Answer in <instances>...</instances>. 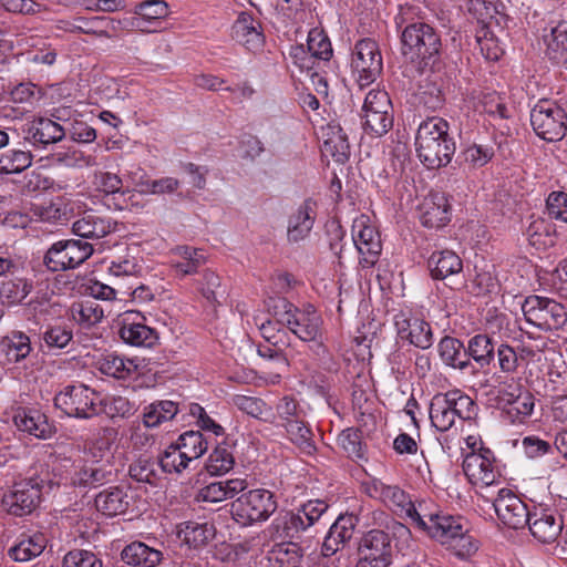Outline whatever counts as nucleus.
Listing matches in <instances>:
<instances>
[{"mask_svg": "<svg viewBox=\"0 0 567 567\" xmlns=\"http://www.w3.org/2000/svg\"><path fill=\"white\" fill-rule=\"evenodd\" d=\"M427 268L433 279L445 280L462 272L463 261L452 250L434 251L427 259Z\"/></svg>", "mask_w": 567, "mask_h": 567, "instance_id": "c85d7f7f", "label": "nucleus"}, {"mask_svg": "<svg viewBox=\"0 0 567 567\" xmlns=\"http://www.w3.org/2000/svg\"><path fill=\"white\" fill-rule=\"evenodd\" d=\"M169 13L168 4L164 0H147L135 8L132 24L142 31H152L150 25L165 19Z\"/></svg>", "mask_w": 567, "mask_h": 567, "instance_id": "c756f323", "label": "nucleus"}, {"mask_svg": "<svg viewBox=\"0 0 567 567\" xmlns=\"http://www.w3.org/2000/svg\"><path fill=\"white\" fill-rule=\"evenodd\" d=\"M43 488L44 480L39 477L19 481L3 494L2 506L11 515H29L39 506Z\"/></svg>", "mask_w": 567, "mask_h": 567, "instance_id": "9b49d317", "label": "nucleus"}, {"mask_svg": "<svg viewBox=\"0 0 567 567\" xmlns=\"http://www.w3.org/2000/svg\"><path fill=\"white\" fill-rule=\"evenodd\" d=\"M413 14V7L401 6L394 18L396 28L401 30V53L421 71L433 69L441 61V37L432 25L412 21Z\"/></svg>", "mask_w": 567, "mask_h": 567, "instance_id": "f257e3e1", "label": "nucleus"}, {"mask_svg": "<svg viewBox=\"0 0 567 567\" xmlns=\"http://www.w3.org/2000/svg\"><path fill=\"white\" fill-rule=\"evenodd\" d=\"M306 47L312 59L328 61L332 56V47L323 31L312 29L308 33Z\"/></svg>", "mask_w": 567, "mask_h": 567, "instance_id": "4d7b16f0", "label": "nucleus"}, {"mask_svg": "<svg viewBox=\"0 0 567 567\" xmlns=\"http://www.w3.org/2000/svg\"><path fill=\"white\" fill-rule=\"evenodd\" d=\"M175 443L190 462L199 458L208 449V443L199 431H187Z\"/></svg>", "mask_w": 567, "mask_h": 567, "instance_id": "3c124183", "label": "nucleus"}, {"mask_svg": "<svg viewBox=\"0 0 567 567\" xmlns=\"http://www.w3.org/2000/svg\"><path fill=\"white\" fill-rule=\"evenodd\" d=\"M54 406L68 416L91 419L101 413V394L83 383L70 384L55 394Z\"/></svg>", "mask_w": 567, "mask_h": 567, "instance_id": "423d86ee", "label": "nucleus"}, {"mask_svg": "<svg viewBox=\"0 0 567 567\" xmlns=\"http://www.w3.org/2000/svg\"><path fill=\"white\" fill-rule=\"evenodd\" d=\"M437 351L441 360L447 367L461 371L471 369L472 373L476 372L474 364L467 358L466 348L458 339L450 336L443 337L437 344Z\"/></svg>", "mask_w": 567, "mask_h": 567, "instance_id": "a878e982", "label": "nucleus"}, {"mask_svg": "<svg viewBox=\"0 0 567 567\" xmlns=\"http://www.w3.org/2000/svg\"><path fill=\"white\" fill-rule=\"evenodd\" d=\"M415 526L430 537L440 540L442 544H450L458 547L457 555H470L477 549V545L467 535L465 520L461 516L447 514L420 515L414 505L405 512Z\"/></svg>", "mask_w": 567, "mask_h": 567, "instance_id": "7ed1b4c3", "label": "nucleus"}, {"mask_svg": "<svg viewBox=\"0 0 567 567\" xmlns=\"http://www.w3.org/2000/svg\"><path fill=\"white\" fill-rule=\"evenodd\" d=\"M449 131V122L440 116H431L420 123L415 148L421 163L429 169L450 164L456 146Z\"/></svg>", "mask_w": 567, "mask_h": 567, "instance_id": "f03ea898", "label": "nucleus"}, {"mask_svg": "<svg viewBox=\"0 0 567 567\" xmlns=\"http://www.w3.org/2000/svg\"><path fill=\"white\" fill-rule=\"evenodd\" d=\"M417 97L419 103L430 111H437L445 103L442 85L435 80H424L419 86Z\"/></svg>", "mask_w": 567, "mask_h": 567, "instance_id": "8fccbe9b", "label": "nucleus"}, {"mask_svg": "<svg viewBox=\"0 0 567 567\" xmlns=\"http://www.w3.org/2000/svg\"><path fill=\"white\" fill-rule=\"evenodd\" d=\"M321 326L322 318L311 305L303 310H298L287 324L289 330L301 341L312 342L311 349L317 355H324L326 347L322 342Z\"/></svg>", "mask_w": 567, "mask_h": 567, "instance_id": "f8f14e48", "label": "nucleus"}, {"mask_svg": "<svg viewBox=\"0 0 567 567\" xmlns=\"http://www.w3.org/2000/svg\"><path fill=\"white\" fill-rule=\"evenodd\" d=\"M121 558L131 566L155 567L161 563L163 554L142 542H133L122 550Z\"/></svg>", "mask_w": 567, "mask_h": 567, "instance_id": "7c9ffc66", "label": "nucleus"}, {"mask_svg": "<svg viewBox=\"0 0 567 567\" xmlns=\"http://www.w3.org/2000/svg\"><path fill=\"white\" fill-rule=\"evenodd\" d=\"M546 54L554 63H567V21H559L544 34Z\"/></svg>", "mask_w": 567, "mask_h": 567, "instance_id": "f704fd0d", "label": "nucleus"}, {"mask_svg": "<svg viewBox=\"0 0 567 567\" xmlns=\"http://www.w3.org/2000/svg\"><path fill=\"white\" fill-rule=\"evenodd\" d=\"M302 559L303 551L293 542L275 544L267 553L269 567H300Z\"/></svg>", "mask_w": 567, "mask_h": 567, "instance_id": "473e14b6", "label": "nucleus"}, {"mask_svg": "<svg viewBox=\"0 0 567 567\" xmlns=\"http://www.w3.org/2000/svg\"><path fill=\"white\" fill-rule=\"evenodd\" d=\"M63 567H102V561L93 553L78 549L64 556Z\"/></svg>", "mask_w": 567, "mask_h": 567, "instance_id": "774afa93", "label": "nucleus"}, {"mask_svg": "<svg viewBox=\"0 0 567 567\" xmlns=\"http://www.w3.org/2000/svg\"><path fill=\"white\" fill-rule=\"evenodd\" d=\"M47 546L43 534H34L21 539L9 550V556L16 561H29L41 555Z\"/></svg>", "mask_w": 567, "mask_h": 567, "instance_id": "79ce46f5", "label": "nucleus"}, {"mask_svg": "<svg viewBox=\"0 0 567 567\" xmlns=\"http://www.w3.org/2000/svg\"><path fill=\"white\" fill-rule=\"evenodd\" d=\"M214 536L215 527L208 523L184 522L178 532V537L194 548L206 545Z\"/></svg>", "mask_w": 567, "mask_h": 567, "instance_id": "4c0bfd02", "label": "nucleus"}, {"mask_svg": "<svg viewBox=\"0 0 567 567\" xmlns=\"http://www.w3.org/2000/svg\"><path fill=\"white\" fill-rule=\"evenodd\" d=\"M352 241L361 255L362 267H372L378 261L382 250L379 233L365 220H354L352 225Z\"/></svg>", "mask_w": 567, "mask_h": 567, "instance_id": "2eb2a0df", "label": "nucleus"}, {"mask_svg": "<svg viewBox=\"0 0 567 567\" xmlns=\"http://www.w3.org/2000/svg\"><path fill=\"white\" fill-rule=\"evenodd\" d=\"M24 140L34 146L45 147L55 144L65 136L62 125L48 117H37L23 130Z\"/></svg>", "mask_w": 567, "mask_h": 567, "instance_id": "4be33fe9", "label": "nucleus"}, {"mask_svg": "<svg viewBox=\"0 0 567 567\" xmlns=\"http://www.w3.org/2000/svg\"><path fill=\"white\" fill-rule=\"evenodd\" d=\"M189 458L183 453L176 443H172L158 456V465L164 473H182L189 465Z\"/></svg>", "mask_w": 567, "mask_h": 567, "instance_id": "09e8293b", "label": "nucleus"}, {"mask_svg": "<svg viewBox=\"0 0 567 567\" xmlns=\"http://www.w3.org/2000/svg\"><path fill=\"white\" fill-rule=\"evenodd\" d=\"M429 414L432 425L440 432L449 431L456 419L449 396H445L444 393L435 394L432 398Z\"/></svg>", "mask_w": 567, "mask_h": 567, "instance_id": "e433bc0d", "label": "nucleus"}, {"mask_svg": "<svg viewBox=\"0 0 567 567\" xmlns=\"http://www.w3.org/2000/svg\"><path fill=\"white\" fill-rule=\"evenodd\" d=\"M127 320V318L123 320V324L118 331L121 339L125 343L146 348H151L157 343L158 333L155 329L143 323L128 322Z\"/></svg>", "mask_w": 567, "mask_h": 567, "instance_id": "2f4dec72", "label": "nucleus"}, {"mask_svg": "<svg viewBox=\"0 0 567 567\" xmlns=\"http://www.w3.org/2000/svg\"><path fill=\"white\" fill-rule=\"evenodd\" d=\"M278 526L282 527L284 534L288 538H296L302 532L307 530L311 525L307 524V519L298 509L297 512H286L278 519Z\"/></svg>", "mask_w": 567, "mask_h": 567, "instance_id": "e2e57ef3", "label": "nucleus"}, {"mask_svg": "<svg viewBox=\"0 0 567 567\" xmlns=\"http://www.w3.org/2000/svg\"><path fill=\"white\" fill-rule=\"evenodd\" d=\"M231 38L250 52L261 51L265 35L259 19L251 13L241 12L231 27Z\"/></svg>", "mask_w": 567, "mask_h": 567, "instance_id": "f3484780", "label": "nucleus"}, {"mask_svg": "<svg viewBox=\"0 0 567 567\" xmlns=\"http://www.w3.org/2000/svg\"><path fill=\"white\" fill-rule=\"evenodd\" d=\"M450 204L444 194H432L420 207V220L427 228L444 227L451 218Z\"/></svg>", "mask_w": 567, "mask_h": 567, "instance_id": "b1692460", "label": "nucleus"}, {"mask_svg": "<svg viewBox=\"0 0 567 567\" xmlns=\"http://www.w3.org/2000/svg\"><path fill=\"white\" fill-rule=\"evenodd\" d=\"M522 311L529 323L545 331L558 330L567 322L565 307L546 297L528 296L522 305Z\"/></svg>", "mask_w": 567, "mask_h": 567, "instance_id": "9d476101", "label": "nucleus"}, {"mask_svg": "<svg viewBox=\"0 0 567 567\" xmlns=\"http://www.w3.org/2000/svg\"><path fill=\"white\" fill-rule=\"evenodd\" d=\"M99 369L103 374L115 379H126L136 372L137 364L134 360L109 353L99 361Z\"/></svg>", "mask_w": 567, "mask_h": 567, "instance_id": "ea45409f", "label": "nucleus"}, {"mask_svg": "<svg viewBox=\"0 0 567 567\" xmlns=\"http://www.w3.org/2000/svg\"><path fill=\"white\" fill-rule=\"evenodd\" d=\"M116 225L117 224L109 217L93 212H85L80 218L73 221L72 231L74 235L82 238L100 239L115 231Z\"/></svg>", "mask_w": 567, "mask_h": 567, "instance_id": "5701e85b", "label": "nucleus"}, {"mask_svg": "<svg viewBox=\"0 0 567 567\" xmlns=\"http://www.w3.org/2000/svg\"><path fill=\"white\" fill-rule=\"evenodd\" d=\"M59 471L60 466L53 467L54 477L47 483L50 489L53 486L63 485L86 492L111 483L115 478L113 466L100 460L74 461L72 468L65 475L58 473Z\"/></svg>", "mask_w": 567, "mask_h": 567, "instance_id": "20e7f679", "label": "nucleus"}, {"mask_svg": "<svg viewBox=\"0 0 567 567\" xmlns=\"http://www.w3.org/2000/svg\"><path fill=\"white\" fill-rule=\"evenodd\" d=\"M32 286L23 279H11L0 285L2 302L14 305L21 302L31 291Z\"/></svg>", "mask_w": 567, "mask_h": 567, "instance_id": "13d9d810", "label": "nucleus"}, {"mask_svg": "<svg viewBox=\"0 0 567 567\" xmlns=\"http://www.w3.org/2000/svg\"><path fill=\"white\" fill-rule=\"evenodd\" d=\"M358 522L359 518L353 514L339 515L324 537L321 554L331 557L342 549L352 538Z\"/></svg>", "mask_w": 567, "mask_h": 567, "instance_id": "6ab92c4d", "label": "nucleus"}, {"mask_svg": "<svg viewBox=\"0 0 567 567\" xmlns=\"http://www.w3.org/2000/svg\"><path fill=\"white\" fill-rule=\"evenodd\" d=\"M351 70L360 87L370 85L380 76L383 60L375 40L364 38L357 41L351 53Z\"/></svg>", "mask_w": 567, "mask_h": 567, "instance_id": "6e6552de", "label": "nucleus"}, {"mask_svg": "<svg viewBox=\"0 0 567 567\" xmlns=\"http://www.w3.org/2000/svg\"><path fill=\"white\" fill-rule=\"evenodd\" d=\"M324 152L329 153L338 163H344L350 156V144L343 130H339L324 142Z\"/></svg>", "mask_w": 567, "mask_h": 567, "instance_id": "680f3d73", "label": "nucleus"}, {"mask_svg": "<svg viewBox=\"0 0 567 567\" xmlns=\"http://www.w3.org/2000/svg\"><path fill=\"white\" fill-rule=\"evenodd\" d=\"M444 394L449 396V401L456 417L461 420H472L476 416L477 406L468 395L460 391H450Z\"/></svg>", "mask_w": 567, "mask_h": 567, "instance_id": "052dcab7", "label": "nucleus"}, {"mask_svg": "<svg viewBox=\"0 0 567 567\" xmlns=\"http://www.w3.org/2000/svg\"><path fill=\"white\" fill-rule=\"evenodd\" d=\"M13 422L20 431L38 439L51 437L53 433V426L48 422L45 414L37 409H19L13 416Z\"/></svg>", "mask_w": 567, "mask_h": 567, "instance_id": "393cba45", "label": "nucleus"}, {"mask_svg": "<svg viewBox=\"0 0 567 567\" xmlns=\"http://www.w3.org/2000/svg\"><path fill=\"white\" fill-rule=\"evenodd\" d=\"M32 163L30 151L10 150L0 156V171L16 174L27 169Z\"/></svg>", "mask_w": 567, "mask_h": 567, "instance_id": "5fc2aeb1", "label": "nucleus"}, {"mask_svg": "<svg viewBox=\"0 0 567 567\" xmlns=\"http://www.w3.org/2000/svg\"><path fill=\"white\" fill-rule=\"evenodd\" d=\"M234 464L235 458L230 451V443L225 440L217 444L208 456L206 468L212 475H223L229 472L234 467Z\"/></svg>", "mask_w": 567, "mask_h": 567, "instance_id": "49530a36", "label": "nucleus"}, {"mask_svg": "<svg viewBox=\"0 0 567 567\" xmlns=\"http://www.w3.org/2000/svg\"><path fill=\"white\" fill-rule=\"evenodd\" d=\"M501 402H504L503 411L513 423L524 422L534 410V396L527 391L519 392L517 395L508 393L501 398Z\"/></svg>", "mask_w": 567, "mask_h": 567, "instance_id": "c9c22d12", "label": "nucleus"}, {"mask_svg": "<svg viewBox=\"0 0 567 567\" xmlns=\"http://www.w3.org/2000/svg\"><path fill=\"white\" fill-rule=\"evenodd\" d=\"M131 497L122 486H111L101 491L94 499L96 509L105 516L124 514L130 507Z\"/></svg>", "mask_w": 567, "mask_h": 567, "instance_id": "bb28decb", "label": "nucleus"}, {"mask_svg": "<svg viewBox=\"0 0 567 567\" xmlns=\"http://www.w3.org/2000/svg\"><path fill=\"white\" fill-rule=\"evenodd\" d=\"M290 441L307 455H312L316 451L315 435L306 422V419L282 423Z\"/></svg>", "mask_w": 567, "mask_h": 567, "instance_id": "58836bf2", "label": "nucleus"}, {"mask_svg": "<svg viewBox=\"0 0 567 567\" xmlns=\"http://www.w3.org/2000/svg\"><path fill=\"white\" fill-rule=\"evenodd\" d=\"M493 506L498 520L512 529H520L527 526L530 512L527 505L509 488H501Z\"/></svg>", "mask_w": 567, "mask_h": 567, "instance_id": "ddd939ff", "label": "nucleus"}, {"mask_svg": "<svg viewBox=\"0 0 567 567\" xmlns=\"http://www.w3.org/2000/svg\"><path fill=\"white\" fill-rule=\"evenodd\" d=\"M199 285L202 296L212 306L221 305L228 296L226 285H224L220 277L212 270H205Z\"/></svg>", "mask_w": 567, "mask_h": 567, "instance_id": "37998d69", "label": "nucleus"}, {"mask_svg": "<svg viewBox=\"0 0 567 567\" xmlns=\"http://www.w3.org/2000/svg\"><path fill=\"white\" fill-rule=\"evenodd\" d=\"M466 7L468 12L482 22L494 19L501 24L502 20H506L503 13L505 7L498 0H466Z\"/></svg>", "mask_w": 567, "mask_h": 567, "instance_id": "c03bdc74", "label": "nucleus"}, {"mask_svg": "<svg viewBox=\"0 0 567 567\" xmlns=\"http://www.w3.org/2000/svg\"><path fill=\"white\" fill-rule=\"evenodd\" d=\"M178 411V404L171 400L153 402L145 409L144 425L146 427L158 426L163 422L174 419Z\"/></svg>", "mask_w": 567, "mask_h": 567, "instance_id": "a18cd8bd", "label": "nucleus"}, {"mask_svg": "<svg viewBox=\"0 0 567 567\" xmlns=\"http://www.w3.org/2000/svg\"><path fill=\"white\" fill-rule=\"evenodd\" d=\"M363 112V130L373 136H382L386 134L393 125L392 112Z\"/></svg>", "mask_w": 567, "mask_h": 567, "instance_id": "864d4df0", "label": "nucleus"}, {"mask_svg": "<svg viewBox=\"0 0 567 567\" xmlns=\"http://www.w3.org/2000/svg\"><path fill=\"white\" fill-rule=\"evenodd\" d=\"M358 557L392 564L391 537L382 529H371L358 544Z\"/></svg>", "mask_w": 567, "mask_h": 567, "instance_id": "aec40b11", "label": "nucleus"}, {"mask_svg": "<svg viewBox=\"0 0 567 567\" xmlns=\"http://www.w3.org/2000/svg\"><path fill=\"white\" fill-rule=\"evenodd\" d=\"M494 462V453L489 449H481L478 453L466 455L463 461V471L472 483L489 486L498 477Z\"/></svg>", "mask_w": 567, "mask_h": 567, "instance_id": "dca6fc26", "label": "nucleus"}, {"mask_svg": "<svg viewBox=\"0 0 567 567\" xmlns=\"http://www.w3.org/2000/svg\"><path fill=\"white\" fill-rule=\"evenodd\" d=\"M276 509L275 495L265 488L244 493L230 504L233 519L243 527L267 520Z\"/></svg>", "mask_w": 567, "mask_h": 567, "instance_id": "39448f33", "label": "nucleus"}, {"mask_svg": "<svg viewBox=\"0 0 567 567\" xmlns=\"http://www.w3.org/2000/svg\"><path fill=\"white\" fill-rule=\"evenodd\" d=\"M2 344L6 347L8 360L13 362L25 359L31 351L30 339L22 332H13L3 340Z\"/></svg>", "mask_w": 567, "mask_h": 567, "instance_id": "6e6d98bb", "label": "nucleus"}, {"mask_svg": "<svg viewBox=\"0 0 567 567\" xmlns=\"http://www.w3.org/2000/svg\"><path fill=\"white\" fill-rule=\"evenodd\" d=\"M276 412L282 423L306 419L307 414L299 401L292 396H284L276 405Z\"/></svg>", "mask_w": 567, "mask_h": 567, "instance_id": "0e129e2a", "label": "nucleus"}, {"mask_svg": "<svg viewBox=\"0 0 567 567\" xmlns=\"http://www.w3.org/2000/svg\"><path fill=\"white\" fill-rule=\"evenodd\" d=\"M530 124L537 136L557 142L566 135L567 113L555 102L540 100L530 111Z\"/></svg>", "mask_w": 567, "mask_h": 567, "instance_id": "0eeeda50", "label": "nucleus"}, {"mask_svg": "<svg viewBox=\"0 0 567 567\" xmlns=\"http://www.w3.org/2000/svg\"><path fill=\"white\" fill-rule=\"evenodd\" d=\"M398 336L416 348L426 350L433 344V332L429 322L401 311L394 316Z\"/></svg>", "mask_w": 567, "mask_h": 567, "instance_id": "4468645a", "label": "nucleus"}, {"mask_svg": "<svg viewBox=\"0 0 567 567\" xmlns=\"http://www.w3.org/2000/svg\"><path fill=\"white\" fill-rule=\"evenodd\" d=\"M546 212L549 218L567 223V193L551 192L546 200Z\"/></svg>", "mask_w": 567, "mask_h": 567, "instance_id": "338daca9", "label": "nucleus"}, {"mask_svg": "<svg viewBox=\"0 0 567 567\" xmlns=\"http://www.w3.org/2000/svg\"><path fill=\"white\" fill-rule=\"evenodd\" d=\"M101 413L111 417H128L134 413V405L124 396L101 398Z\"/></svg>", "mask_w": 567, "mask_h": 567, "instance_id": "69168bd1", "label": "nucleus"}, {"mask_svg": "<svg viewBox=\"0 0 567 567\" xmlns=\"http://www.w3.org/2000/svg\"><path fill=\"white\" fill-rule=\"evenodd\" d=\"M316 219L315 203L305 200L288 220V240L298 243L303 240L311 231Z\"/></svg>", "mask_w": 567, "mask_h": 567, "instance_id": "cd10ccee", "label": "nucleus"}, {"mask_svg": "<svg viewBox=\"0 0 567 567\" xmlns=\"http://www.w3.org/2000/svg\"><path fill=\"white\" fill-rule=\"evenodd\" d=\"M527 526L535 539L543 544H550L560 536L564 520L558 513L542 508L532 513Z\"/></svg>", "mask_w": 567, "mask_h": 567, "instance_id": "a211bd4d", "label": "nucleus"}, {"mask_svg": "<svg viewBox=\"0 0 567 567\" xmlns=\"http://www.w3.org/2000/svg\"><path fill=\"white\" fill-rule=\"evenodd\" d=\"M338 444L352 460H363L364 449L361 441V432L354 429H346L338 436Z\"/></svg>", "mask_w": 567, "mask_h": 567, "instance_id": "bf43d9fd", "label": "nucleus"}, {"mask_svg": "<svg viewBox=\"0 0 567 567\" xmlns=\"http://www.w3.org/2000/svg\"><path fill=\"white\" fill-rule=\"evenodd\" d=\"M72 316L80 324L90 328L99 323L104 316L102 307L95 300H84L73 305Z\"/></svg>", "mask_w": 567, "mask_h": 567, "instance_id": "603ef678", "label": "nucleus"}, {"mask_svg": "<svg viewBox=\"0 0 567 567\" xmlns=\"http://www.w3.org/2000/svg\"><path fill=\"white\" fill-rule=\"evenodd\" d=\"M157 466H159L158 461L156 462L147 455H141L130 465L128 474L136 482L155 486L159 480Z\"/></svg>", "mask_w": 567, "mask_h": 567, "instance_id": "de8ad7c7", "label": "nucleus"}, {"mask_svg": "<svg viewBox=\"0 0 567 567\" xmlns=\"http://www.w3.org/2000/svg\"><path fill=\"white\" fill-rule=\"evenodd\" d=\"M93 254V246L80 239L59 240L43 257V265L52 272L75 269Z\"/></svg>", "mask_w": 567, "mask_h": 567, "instance_id": "1a4fd4ad", "label": "nucleus"}, {"mask_svg": "<svg viewBox=\"0 0 567 567\" xmlns=\"http://www.w3.org/2000/svg\"><path fill=\"white\" fill-rule=\"evenodd\" d=\"M466 354L480 369L488 368L495 359L493 338L485 333L472 337L467 342Z\"/></svg>", "mask_w": 567, "mask_h": 567, "instance_id": "72a5a7b5", "label": "nucleus"}, {"mask_svg": "<svg viewBox=\"0 0 567 567\" xmlns=\"http://www.w3.org/2000/svg\"><path fill=\"white\" fill-rule=\"evenodd\" d=\"M175 254L181 259L174 264V268L182 276L196 274L206 262L204 251L198 248L179 246L176 248Z\"/></svg>", "mask_w": 567, "mask_h": 567, "instance_id": "a19ab883", "label": "nucleus"}, {"mask_svg": "<svg viewBox=\"0 0 567 567\" xmlns=\"http://www.w3.org/2000/svg\"><path fill=\"white\" fill-rule=\"evenodd\" d=\"M365 493L381 501L394 511L405 513L413 505L409 495L396 485H388L381 480L373 478L364 484Z\"/></svg>", "mask_w": 567, "mask_h": 567, "instance_id": "412c9836", "label": "nucleus"}]
</instances>
